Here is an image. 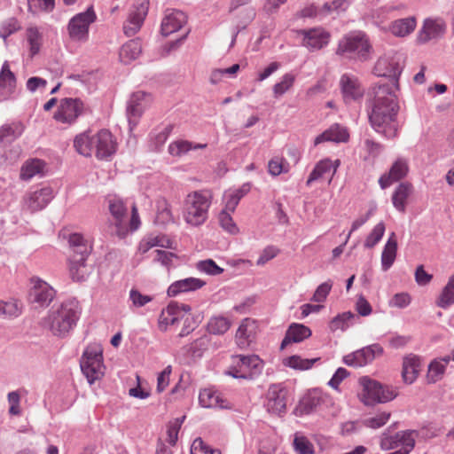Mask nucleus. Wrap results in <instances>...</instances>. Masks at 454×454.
Returning a JSON list of instances; mask_svg holds the SVG:
<instances>
[{"instance_id":"f257e3e1","label":"nucleus","mask_w":454,"mask_h":454,"mask_svg":"<svg viewBox=\"0 0 454 454\" xmlns=\"http://www.w3.org/2000/svg\"><path fill=\"white\" fill-rule=\"evenodd\" d=\"M396 83H378L373 87V98L368 102L367 114L371 127L387 139L398 136L400 128L397 115L400 109L395 91Z\"/></svg>"},{"instance_id":"f03ea898","label":"nucleus","mask_w":454,"mask_h":454,"mask_svg":"<svg viewBox=\"0 0 454 454\" xmlns=\"http://www.w3.org/2000/svg\"><path fill=\"white\" fill-rule=\"evenodd\" d=\"M74 146L79 154L90 157L94 153L100 160H109L117 150L112 133L105 129L97 133L87 130L76 135Z\"/></svg>"},{"instance_id":"7ed1b4c3","label":"nucleus","mask_w":454,"mask_h":454,"mask_svg":"<svg viewBox=\"0 0 454 454\" xmlns=\"http://www.w3.org/2000/svg\"><path fill=\"white\" fill-rule=\"evenodd\" d=\"M81 309L76 300L63 301L59 307H52L43 319V325L58 337H66L76 325Z\"/></svg>"},{"instance_id":"20e7f679","label":"nucleus","mask_w":454,"mask_h":454,"mask_svg":"<svg viewBox=\"0 0 454 454\" xmlns=\"http://www.w3.org/2000/svg\"><path fill=\"white\" fill-rule=\"evenodd\" d=\"M68 243L72 249L69 259L71 278L78 282L84 281L91 271L90 267L86 263V260L91 252V246L80 233L70 234Z\"/></svg>"},{"instance_id":"39448f33","label":"nucleus","mask_w":454,"mask_h":454,"mask_svg":"<svg viewBox=\"0 0 454 454\" xmlns=\"http://www.w3.org/2000/svg\"><path fill=\"white\" fill-rule=\"evenodd\" d=\"M232 359L233 365L225 374L234 379L253 380L262 372L263 362L257 355H236Z\"/></svg>"},{"instance_id":"423d86ee","label":"nucleus","mask_w":454,"mask_h":454,"mask_svg":"<svg viewBox=\"0 0 454 454\" xmlns=\"http://www.w3.org/2000/svg\"><path fill=\"white\" fill-rule=\"evenodd\" d=\"M211 194L208 191H196L188 194L186 199L185 220L192 225H200L207 218V211L211 204Z\"/></svg>"},{"instance_id":"0eeeda50","label":"nucleus","mask_w":454,"mask_h":454,"mask_svg":"<svg viewBox=\"0 0 454 454\" xmlns=\"http://www.w3.org/2000/svg\"><path fill=\"white\" fill-rule=\"evenodd\" d=\"M371 45L366 35L357 33L344 36L339 41L336 54L351 59H368Z\"/></svg>"},{"instance_id":"6e6552de","label":"nucleus","mask_w":454,"mask_h":454,"mask_svg":"<svg viewBox=\"0 0 454 454\" xmlns=\"http://www.w3.org/2000/svg\"><path fill=\"white\" fill-rule=\"evenodd\" d=\"M360 384L363 387L362 401L368 406L392 401L397 395L396 390L392 387L382 385L368 377H362Z\"/></svg>"},{"instance_id":"1a4fd4ad","label":"nucleus","mask_w":454,"mask_h":454,"mask_svg":"<svg viewBox=\"0 0 454 454\" xmlns=\"http://www.w3.org/2000/svg\"><path fill=\"white\" fill-rule=\"evenodd\" d=\"M403 58L400 53L386 54L380 57L373 68V73L377 76L388 77L392 81L390 83H398L399 76L403 67Z\"/></svg>"},{"instance_id":"9d476101","label":"nucleus","mask_w":454,"mask_h":454,"mask_svg":"<svg viewBox=\"0 0 454 454\" xmlns=\"http://www.w3.org/2000/svg\"><path fill=\"white\" fill-rule=\"evenodd\" d=\"M96 18L93 6H90L85 12L74 15L67 25L70 38L74 41H87L90 25L96 20Z\"/></svg>"},{"instance_id":"9b49d317","label":"nucleus","mask_w":454,"mask_h":454,"mask_svg":"<svg viewBox=\"0 0 454 454\" xmlns=\"http://www.w3.org/2000/svg\"><path fill=\"white\" fill-rule=\"evenodd\" d=\"M32 286L28 292V301L35 308L48 307L56 295L55 290L43 279L33 277L30 279Z\"/></svg>"},{"instance_id":"f8f14e48","label":"nucleus","mask_w":454,"mask_h":454,"mask_svg":"<svg viewBox=\"0 0 454 454\" xmlns=\"http://www.w3.org/2000/svg\"><path fill=\"white\" fill-rule=\"evenodd\" d=\"M383 348L378 344L364 347L343 356V363L348 366L362 367L372 363L377 356L383 354Z\"/></svg>"},{"instance_id":"ddd939ff","label":"nucleus","mask_w":454,"mask_h":454,"mask_svg":"<svg viewBox=\"0 0 454 454\" xmlns=\"http://www.w3.org/2000/svg\"><path fill=\"white\" fill-rule=\"evenodd\" d=\"M84 104L80 98H65L54 114V119L62 123L71 124L82 114Z\"/></svg>"},{"instance_id":"4468645a","label":"nucleus","mask_w":454,"mask_h":454,"mask_svg":"<svg viewBox=\"0 0 454 454\" xmlns=\"http://www.w3.org/2000/svg\"><path fill=\"white\" fill-rule=\"evenodd\" d=\"M298 35H302V45L310 51L321 50L329 43L330 34L322 27L301 29Z\"/></svg>"},{"instance_id":"2eb2a0df","label":"nucleus","mask_w":454,"mask_h":454,"mask_svg":"<svg viewBox=\"0 0 454 454\" xmlns=\"http://www.w3.org/2000/svg\"><path fill=\"white\" fill-rule=\"evenodd\" d=\"M151 95L144 91L134 92L127 106V118L129 126H136L138 119L148 106Z\"/></svg>"},{"instance_id":"dca6fc26","label":"nucleus","mask_w":454,"mask_h":454,"mask_svg":"<svg viewBox=\"0 0 454 454\" xmlns=\"http://www.w3.org/2000/svg\"><path fill=\"white\" fill-rule=\"evenodd\" d=\"M53 197V190L49 186L30 192L24 197V208L32 213L42 210Z\"/></svg>"},{"instance_id":"f3484780","label":"nucleus","mask_w":454,"mask_h":454,"mask_svg":"<svg viewBox=\"0 0 454 454\" xmlns=\"http://www.w3.org/2000/svg\"><path fill=\"white\" fill-rule=\"evenodd\" d=\"M149 1L138 0L129 17V23L123 26L126 35H134L141 27L148 12Z\"/></svg>"},{"instance_id":"a211bd4d","label":"nucleus","mask_w":454,"mask_h":454,"mask_svg":"<svg viewBox=\"0 0 454 454\" xmlns=\"http://www.w3.org/2000/svg\"><path fill=\"white\" fill-rule=\"evenodd\" d=\"M17 79L11 71L8 61H4L0 70V103L14 98Z\"/></svg>"},{"instance_id":"6ab92c4d","label":"nucleus","mask_w":454,"mask_h":454,"mask_svg":"<svg viewBox=\"0 0 454 454\" xmlns=\"http://www.w3.org/2000/svg\"><path fill=\"white\" fill-rule=\"evenodd\" d=\"M340 87L346 104L356 101L363 98L364 89L355 76L344 74L340 80Z\"/></svg>"},{"instance_id":"aec40b11","label":"nucleus","mask_w":454,"mask_h":454,"mask_svg":"<svg viewBox=\"0 0 454 454\" xmlns=\"http://www.w3.org/2000/svg\"><path fill=\"white\" fill-rule=\"evenodd\" d=\"M445 31L446 26L442 20L426 19L419 32L418 41L421 43H426L430 40L440 38L444 35Z\"/></svg>"},{"instance_id":"412c9836","label":"nucleus","mask_w":454,"mask_h":454,"mask_svg":"<svg viewBox=\"0 0 454 454\" xmlns=\"http://www.w3.org/2000/svg\"><path fill=\"white\" fill-rule=\"evenodd\" d=\"M187 21L186 14L179 10H168L161 21L160 32L168 36L183 27Z\"/></svg>"},{"instance_id":"4be33fe9","label":"nucleus","mask_w":454,"mask_h":454,"mask_svg":"<svg viewBox=\"0 0 454 454\" xmlns=\"http://www.w3.org/2000/svg\"><path fill=\"white\" fill-rule=\"evenodd\" d=\"M256 322L251 318H245L239 325L235 339L237 345L240 348H247L255 339L256 335Z\"/></svg>"},{"instance_id":"5701e85b","label":"nucleus","mask_w":454,"mask_h":454,"mask_svg":"<svg viewBox=\"0 0 454 454\" xmlns=\"http://www.w3.org/2000/svg\"><path fill=\"white\" fill-rule=\"evenodd\" d=\"M265 406L269 412L279 414L286 411V391L278 386H270L267 396Z\"/></svg>"},{"instance_id":"b1692460","label":"nucleus","mask_w":454,"mask_h":454,"mask_svg":"<svg viewBox=\"0 0 454 454\" xmlns=\"http://www.w3.org/2000/svg\"><path fill=\"white\" fill-rule=\"evenodd\" d=\"M421 358L415 354H409L403 358L402 378L404 383L412 384L421 370Z\"/></svg>"},{"instance_id":"393cba45","label":"nucleus","mask_w":454,"mask_h":454,"mask_svg":"<svg viewBox=\"0 0 454 454\" xmlns=\"http://www.w3.org/2000/svg\"><path fill=\"white\" fill-rule=\"evenodd\" d=\"M348 138V129L338 123H334L315 138L314 145H317L324 142L346 143Z\"/></svg>"},{"instance_id":"a878e982","label":"nucleus","mask_w":454,"mask_h":454,"mask_svg":"<svg viewBox=\"0 0 454 454\" xmlns=\"http://www.w3.org/2000/svg\"><path fill=\"white\" fill-rule=\"evenodd\" d=\"M324 403V397L320 392L317 390L309 391L299 402L295 408L297 416L309 415L317 411V409Z\"/></svg>"},{"instance_id":"bb28decb","label":"nucleus","mask_w":454,"mask_h":454,"mask_svg":"<svg viewBox=\"0 0 454 454\" xmlns=\"http://www.w3.org/2000/svg\"><path fill=\"white\" fill-rule=\"evenodd\" d=\"M312 334L311 330L302 325L298 323H293L287 328L285 337L282 340L280 348L284 349L287 345L291 343H300L304 340L310 337Z\"/></svg>"},{"instance_id":"cd10ccee","label":"nucleus","mask_w":454,"mask_h":454,"mask_svg":"<svg viewBox=\"0 0 454 454\" xmlns=\"http://www.w3.org/2000/svg\"><path fill=\"white\" fill-rule=\"evenodd\" d=\"M206 282L197 278H186L173 282L168 288L167 294L169 297H175L182 293L193 292L200 289Z\"/></svg>"},{"instance_id":"c85d7f7f","label":"nucleus","mask_w":454,"mask_h":454,"mask_svg":"<svg viewBox=\"0 0 454 454\" xmlns=\"http://www.w3.org/2000/svg\"><path fill=\"white\" fill-rule=\"evenodd\" d=\"M200 403L206 408H230L229 403L220 392L212 388H205L200 392Z\"/></svg>"},{"instance_id":"c756f323","label":"nucleus","mask_w":454,"mask_h":454,"mask_svg":"<svg viewBox=\"0 0 454 454\" xmlns=\"http://www.w3.org/2000/svg\"><path fill=\"white\" fill-rule=\"evenodd\" d=\"M340 165V160H336L333 161L332 160L326 158L317 163L313 170L309 176V178L306 182L307 186H309L313 182L322 178L325 175L331 173V177L335 174L337 168ZM332 178H330L331 180Z\"/></svg>"},{"instance_id":"7c9ffc66","label":"nucleus","mask_w":454,"mask_h":454,"mask_svg":"<svg viewBox=\"0 0 454 454\" xmlns=\"http://www.w3.org/2000/svg\"><path fill=\"white\" fill-rule=\"evenodd\" d=\"M412 185L408 182L401 183L395 188L392 195V203L396 210L404 213L407 200L412 192Z\"/></svg>"},{"instance_id":"2f4dec72","label":"nucleus","mask_w":454,"mask_h":454,"mask_svg":"<svg viewBox=\"0 0 454 454\" xmlns=\"http://www.w3.org/2000/svg\"><path fill=\"white\" fill-rule=\"evenodd\" d=\"M396 251L397 241L395 239V232H392L385 244L381 254V268L383 271L388 270L393 265L396 257Z\"/></svg>"},{"instance_id":"473e14b6","label":"nucleus","mask_w":454,"mask_h":454,"mask_svg":"<svg viewBox=\"0 0 454 454\" xmlns=\"http://www.w3.org/2000/svg\"><path fill=\"white\" fill-rule=\"evenodd\" d=\"M142 52L141 43L138 40H129L120 49L119 57L121 61L127 65L137 59Z\"/></svg>"},{"instance_id":"72a5a7b5","label":"nucleus","mask_w":454,"mask_h":454,"mask_svg":"<svg viewBox=\"0 0 454 454\" xmlns=\"http://www.w3.org/2000/svg\"><path fill=\"white\" fill-rule=\"evenodd\" d=\"M81 370L91 385L104 374L103 362L81 359Z\"/></svg>"},{"instance_id":"f704fd0d","label":"nucleus","mask_w":454,"mask_h":454,"mask_svg":"<svg viewBox=\"0 0 454 454\" xmlns=\"http://www.w3.org/2000/svg\"><path fill=\"white\" fill-rule=\"evenodd\" d=\"M24 131V126L21 122H12L4 124L0 128V142L10 144L19 138Z\"/></svg>"},{"instance_id":"c9c22d12","label":"nucleus","mask_w":454,"mask_h":454,"mask_svg":"<svg viewBox=\"0 0 454 454\" xmlns=\"http://www.w3.org/2000/svg\"><path fill=\"white\" fill-rule=\"evenodd\" d=\"M45 168V162L39 159L27 160L20 170V178L28 181L36 175H43Z\"/></svg>"},{"instance_id":"e433bc0d","label":"nucleus","mask_w":454,"mask_h":454,"mask_svg":"<svg viewBox=\"0 0 454 454\" xmlns=\"http://www.w3.org/2000/svg\"><path fill=\"white\" fill-rule=\"evenodd\" d=\"M207 144L192 143L187 140H177L168 145V153L172 156H182L191 150L204 149Z\"/></svg>"},{"instance_id":"4c0bfd02","label":"nucleus","mask_w":454,"mask_h":454,"mask_svg":"<svg viewBox=\"0 0 454 454\" xmlns=\"http://www.w3.org/2000/svg\"><path fill=\"white\" fill-rule=\"evenodd\" d=\"M416 27V20L412 17L400 19L392 23L390 31L393 35L403 37L411 34Z\"/></svg>"},{"instance_id":"58836bf2","label":"nucleus","mask_w":454,"mask_h":454,"mask_svg":"<svg viewBox=\"0 0 454 454\" xmlns=\"http://www.w3.org/2000/svg\"><path fill=\"white\" fill-rule=\"evenodd\" d=\"M436 304L442 309H447L454 304V274L450 277L447 285L436 301Z\"/></svg>"},{"instance_id":"ea45409f","label":"nucleus","mask_w":454,"mask_h":454,"mask_svg":"<svg viewBox=\"0 0 454 454\" xmlns=\"http://www.w3.org/2000/svg\"><path fill=\"white\" fill-rule=\"evenodd\" d=\"M231 321L223 316L213 317L207 323V331L209 333L222 335L231 327Z\"/></svg>"},{"instance_id":"a19ab883","label":"nucleus","mask_w":454,"mask_h":454,"mask_svg":"<svg viewBox=\"0 0 454 454\" xmlns=\"http://www.w3.org/2000/svg\"><path fill=\"white\" fill-rule=\"evenodd\" d=\"M356 317V315L351 311H346L334 317L330 324L329 327L332 332L337 330L345 331L352 325V320Z\"/></svg>"},{"instance_id":"79ce46f5","label":"nucleus","mask_w":454,"mask_h":454,"mask_svg":"<svg viewBox=\"0 0 454 454\" xmlns=\"http://www.w3.org/2000/svg\"><path fill=\"white\" fill-rule=\"evenodd\" d=\"M251 189V185L249 183L244 184L239 189L233 191L231 193L228 195V199L226 200L225 207L227 210L231 212H234L236 207L238 206L239 200L247 194Z\"/></svg>"},{"instance_id":"37998d69","label":"nucleus","mask_w":454,"mask_h":454,"mask_svg":"<svg viewBox=\"0 0 454 454\" xmlns=\"http://www.w3.org/2000/svg\"><path fill=\"white\" fill-rule=\"evenodd\" d=\"M21 313V304L16 300H0V317L10 318L17 317Z\"/></svg>"},{"instance_id":"c03bdc74","label":"nucleus","mask_w":454,"mask_h":454,"mask_svg":"<svg viewBox=\"0 0 454 454\" xmlns=\"http://www.w3.org/2000/svg\"><path fill=\"white\" fill-rule=\"evenodd\" d=\"M109 210L111 215L115 219L116 227L121 228L123 219L127 215V208L123 202L119 199H113L109 200Z\"/></svg>"},{"instance_id":"a18cd8bd","label":"nucleus","mask_w":454,"mask_h":454,"mask_svg":"<svg viewBox=\"0 0 454 454\" xmlns=\"http://www.w3.org/2000/svg\"><path fill=\"white\" fill-rule=\"evenodd\" d=\"M317 360H319V358L307 359L301 358L300 356L294 355L286 358L284 364L295 370L303 371L310 369Z\"/></svg>"},{"instance_id":"49530a36","label":"nucleus","mask_w":454,"mask_h":454,"mask_svg":"<svg viewBox=\"0 0 454 454\" xmlns=\"http://www.w3.org/2000/svg\"><path fill=\"white\" fill-rule=\"evenodd\" d=\"M445 367L441 361L433 360L428 365L427 373V381L429 384L436 383L441 380L445 373Z\"/></svg>"},{"instance_id":"de8ad7c7","label":"nucleus","mask_w":454,"mask_h":454,"mask_svg":"<svg viewBox=\"0 0 454 454\" xmlns=\"http://www.w3.org/2000/svg\"><path fill=\"white\" fill-rule=\"evenodd\" d=\"M418 434L419 433L416 430H405L398 432V446L401 445V449H403L410 453L415 447V438L418 436Z\"/></svg>"},{"instance_id":"09e8293b","label":"nucleus","mask_w":454,"mask_h":454,"mask_svg":"<svg viewBox=\"0 0 454 454\" xmlns=\"http://www.w3.org/2000/svg\"><path fill=\"white\" fill-rule=\"evenodd\" d=\"M155 222L159 224H166L173 222V215L166 200H160L157 202V215Z\"/></svg>"},{"instance_id":"8fccbe9b","label":"nucleus","mask_w":454,"mask_h":454,"mask_svg":"<svg viewBox=\"0 0 454 454\" xmlns=\"http://www.w3.org/2000/svg\"><path fill=\"white\" fill-rule=\"evenodd\" d=\"M385 223L383 222H380L377 223L374 228L372 230V231L367 236L365 241H364V247L366 248H372L374 247L382 239L384 233H385Z\"/></svg>"},{"instance_id":"3c124183","label":"nucleus","mask_w":454,"mask_h":454,"mask_svg":"<svg viewBox=\"0 0 454 454\" xmlns=\"http://www.w3.org/2000/svg\"><path fill=\"white\" fill-rule=\"evenodd\" d=\"M27 39L30 46V54L32 57L36 55L41 47L42 35L35 27L27 29Z\"/></svg>"},{"instance_id":"603ef678","label":"nucleus","mask_w":454,"mask_h":454,"mask_svg":"<svg viewBox=\"0 0 454 454\" xmlns=\"http://www.w3.org/2000/svg\"><path fill=\"white\" fill-rule=\"evenodd\" d=\"M408 169L407 160L403 158H399L394 162L388 174L394 181L397 182L407 175Z\"/></svg>"},{"instance_id":"864d4df0","label":"nucleus","mask_w":454,"mask_h":454,"mask_svg":"<svg viewBox=\"0 0 454 454\" xmlns=\"http://www.w3.org/2000/svg\"><path fill=\"white\" fill-rule=\"evenodd\" d=\"M294 81L295 76L293 74H285L282 76L281 81L273 86V93L275 98H278L285 94L294 85Z\"/></svg>"},{"instance_id":"5fc2aeb1","label":"nucleus","mask_w":454,"mask_h":454,"mask_svg":"<svg viewBox=\"0 0 454 454\" xmlns=\"http://www.w3.org/2000/svg\"><path fill=\"white\" fill-rule=\"evenodd\" d=\"M168 317H160V323L166 325H175L180 317H182L181 309H179V303L171 301L167 307Z\"/></svg>"},{"instance_id":"6e6d98bb","label":"nucleus","mask_w":454,"mask_h":454,"mask_svg":"<svg viewBox=\"0 0 454 454\" xmlns=\"http://www.w3.org/2000/svg\"><path fill=\"white\" fill-rule=\"evenodd\" d=\"M294 448L297 454H314L315 450L310 441L303 435H296L294 440Z\"/></svg>"},{"instance_id":"4d7b16f0","label":"nucleus","mask_w":454,"mask_h":454,"mask_svg":"<svg viewBox=\"0 0 454 454\" xmlns=\"http://www.w3.org/2000/svg\"><path fill=\"white\" fill-rule=\"evenodd\" d=\"M172 130H173V125L168 124L160 130L155 129L152 133V139L154 142L156 150H160V147L166 143V141L168 138Z\"/></svg>"},{"instance_id":"13d9d810","label":"nucleus","mask_w":454,"mask_h":454,"mask_svg":"<svg viewBox=\"0 0 454 454\" xmlns=\"http://www.w3.org/2000/svg\"><path fill=\"white\" fill-rule=\"evenodd\" d=\"M229 212L226 207L222 210L219 214V222L223 230L231 234H236L239 232V229Z\"/></svg>"},{"instance_id":"bf43d9fd","label":"nucleus","mask_w":454,"mask_h":454,"mask_svg":"<svg viewBox=\"0 0 454 454\" xmlns=\"http://www.w3.org/2000/svg\"><path fill=\"white\" fill-rule=\"evenodd\" d=\"M348 3L346 0H334L331 3H325L320 8L322 14L327 15L333 12L340 13L347 10Z\"/></svg>"},{"instance_id":"052dcab7","label":"nucleus","mask_w":454,"mask_h":454,"mask_svg":"<svg viewBox=\"0 0 454 454\" xmlns=\"http://www.w3.org/2000/svg\"><path fill=\"white\" fill-rule=\"evenodd\" d=\"M197 269L201 271L205 272L211 276H217L223 273V269L219 267L215 262L212 259H207L204 261H200L197 263Z\"/></svg>"},{"instance_id":"680f3d73","label":"nucleus","mask_w":454,"mask_h":454,"mask_svg":"<svg viewBox=\"0 0 454 454\" xmlns=\"http://www.w3.org/2000/svg\"><path fill=\"white\" fill-rule=\"evenodd\" d=\"M191 454H221V452L218 449L211 448L209 445L205 443L200 437H199L192 442Z\"/></svg>"},{"instance_id":"e2e57ef3","label":"nucleus","mask_w":454,"mask_h":454,"mask_svg":"<svg viewBox=\"0 0 454 454\" xmlns=\"http://www.w3.org/2000/svg\"><path fill=\"white\" fill-rule=\"evenodd\" d=\"M20 29V26L18 20L15 18H10L1 24L0 37L6 39L8 36Z\"/></svg>"},{"instance_id":"0e129e2a","label":"nucleus","mask_w":454,"mask_h":454,"mask_svg":"<svg viewBox=\"0 0 454 454\" xmlns=\"http://www.w3.org/2000/svg\"><path fill=\"white\" fill-rule=\"evenodd\" d=\"M204 340L201 339H197L192 341L190 345L184 346L182 348V351L185 354L190 355L193 358L201 357L203 354V350L205 349Z\"/></svg>"},{"instance_id":"69168bd1","label":"nucleus","mask_w":454,"mask_h":454,"mask_svg":"<svg viewBox=\"0 0 454 454\" xmlns=\"http://www.w3.org/2000/svg\"><path fill=\"white\" fill-rule=\"evenodd\" d=\"M129 301L135 308H141L153 301V297L141 294L137 289L132 288L129 291Z\"/></svg>"},{"instance_id":"338daca9","label":"nucleus","mask_w":454,"mask_h":454,"mask_svg":"<svg viewBox=\"0 0 454 454\" xmlns=\"http://www.w3.org/2000/svg\"><path fill=\"white\" fill-rule=\"evenodd\" d=\"M333 286V282L331 280L325 281L319 285L316 289L311 301L315 302H323L327 295L329 294Z\"/></svg>"},{"instance_id":"774afa93","label":"nucleus","mask_w":454,"mask_h":454,"mask_svg":"<svg viewBox=\"0 0 454 454\" xmlns=\"http://www.w3.org/2000/svg\"><path fill=\"white\" fill-rule=\"evenodd\" d=\"M389 418L390 413L384 411L376 415L375 417L366 419L364 423L366 427L376 429L384 426Z\"/></svg>"}]
</instances>
